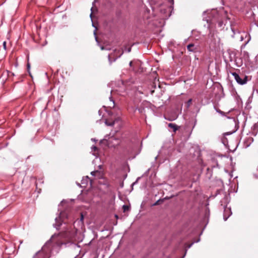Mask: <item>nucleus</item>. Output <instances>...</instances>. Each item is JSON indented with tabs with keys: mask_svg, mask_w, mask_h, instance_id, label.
<instances>
[{
	"mask_svg": "<svg viewBox=\"0 0 258 258\" xmlns=\"http://www.w3.org/2000/svg\"><path fill=\"white\" fill-rule=\"evenodd\" d=\"M206 13L209 15V19L204 17L203 20L207 21V23L210 24H214L218 23L219 27H222L223 25V22L220 20L219 18V14L216 10H212L211 11H205L203 12L204 15Z\"/></svg>",
	"mask_w": 258,
	"mask_h": 258,
	"instance_id": "obj_1",
	"label": "nucleus"
},
{
	"mask_svg": "<svg viewBox=\"0 0 258 258\" xmlns=\"http://www.w3.org/2000/svg\"><path fill=\"white\" fill-rule=\"evenodd\" d=\"M123 51L120 49H115L114 52L111 54H108V58L110 64L115 61L117 58H119L123 54Z\"/></svg>",
	"mask_w": 258,
	"mask_h": 258,
	"instance_id": "obj_2",
	"label": "nucleus"
},
{
	"mask_svg": "<svg viewBox=\"0 0 258 258\" xmlns=\"http://www.w3.org/2000/svg\"><path fill=\"white\" fill-rule=\"evenodd\" d=\"M68 216L65 212H60L59 216L55 219V223L53 224L54 227L58 229L59 226L61 225V220L64 218H68Z\"/></svg>",
	"mask_w": 258,
	"mask_h": 258,
	"instance_id": "obj_3",
	"label": "nucleus"
},
{
	"mask_svg": "<svg viewBox=\"0 0 258 258\" xmlns=\"http://www.w3.org/2000/svg\"><path fill=\"white\" fill-rule=\"evenodd\" d=\"M232 76L234 77L235 80L240 85H244L246 83L247 81V77L242 75L240 76L238 74L235 72L232 73Z\"/></svg>",
	"mask_w": 258,
	"mask_h": 258,
	"instance_id": "obj_4",
	"label": "nucleus"
},
{
	"mask_svg": "<svg viewBox=\"0 0 258 258\" xmlns=\"http://www.w3.org/2000/svg\"><path fill=\"white\" fill-rule=\"evenodd\" d=\"M51 239L48 241L43 247L42 248L41 251H38L33 256V258H45L44 252H46V248L48 247L50 243Z\"/></svg>",
	"mask_w": 258,
	"mask_h": 258,
	"instance_id": "obj_5",
	"label": "nucleus"
},
{
	"mask_svg": "<svg viewBox=\"0 0 258 258\" xmlns=\"http://www.w3.org/2000/svg\"><path fill=\"white\" fill-rule=\"evenodd\" d=\"M231 214H232V212L231 211V209L229 208L225 207L224 209V214H223L224 220L226 221Z\"/></svg>",
	"mask_w": 258,
	"mask_h": 258,
	"instance_id": "obj_6",
	"label": "nucleus"
},
{
	"mask_svg": "<svg viewBox=\"0 0 258 258\" xmlns=\"http://www.w3.org/2000/svg\"><path fill=\"white\" fill-rule=\"evenodd\" d=\"M187 49L190 52H196L197 51V47L195 46V45L192 44H189L187 46Z\"/></svg>",
	"mask_w": 258,
	"mask_h": 258,
	"instance_id": "obj_7",
	"label": "nucleus"
},
{
	"mask_svg": "<svg viewBox=\"0 0 258 258\" xmlns=\"http://www.w3.org/2000/svg\"><path fill=\"white\" fill-rule=\"evenodd\" d=\"M91 174L94 176H97L99 178L101 176V173L98 170L93 171L91 172Z\"/></svg>",
	"mask_w": 258,
	"mask_h": 258,
	"instance_id": "obj_8",
	"label": "nucleus"
},
{
	"mask_svg": "<svg viewBox=\"0 0 258 258\" xmlns=\"http://www.w3.org/2000/svg\"><path fill=\"white\" fill-rule=\"evenodd\" d=\"M244 37H245V38L247 37V41L246 42V43H247L249 42V41L250 40L249 35L247 33H243V34L242 35H241V36L240 37V41H242L243 40Z\"/></svg>",
	"mask_w": 258,
	"mask_h": 258,
	"instance_id": "obj_9",
	"label": "nucleus"
},
{
	"mask_svg": "<svg viewBox=\"0 0 258 258\" xmlns=\"http://www.w3.org/2000/svg\"><path fill=\"white\" fill-rule=\"evenodd\" d=\"M168 127L172 128L174 132H176L178 128V126L176 124L172 123L168 124Z\"/></svg>",
	"mask_w": 258,
	"mask_h": 258,
	"instance_id": "obj_10",
	"label": "nucleus"
},
{
	"mask_svg": "<svg viewBox=\"0 0 258 258\" xmlns=\"http://www.w3.org/2000/svg\"><path fill=\"white\" fill-rule=\"evenodd\" d=\"M116 120V119L114 120V121H109V120L107 119V120H105V123L107 126H113Z\"/></svg>",
	"mask_w": 258,
	"mask_h": 258,
	"instance_id": "obj_11",
	"label": "nucleus"
},
{
	"mask_svg": "<svg viewBox=\"0 0 258 258\" xmlns=\"http://www.w3.org/2000/svg\"><path fill=\"white\" fill-rule=\"evenodd\" d=\"M89 179V178L88 176H86L85 178H83V179L81 181L82 184H83L84 185L83 186H85L86 185H87Z\"/></svg>",
	"mask_w": 258,
	"mask_h": 258,
	"instance_id": "obj_12",
	"label": "nucleus"
},
{
	"mask_svg": "<svg viewBox=\"0 0 258 258\" xmlns=\"http://www.w3.org/2000/svg\"><path fill=\"white\" fill-rule=\"evenodd\" d=\"M215 110L217 111V112L219 113L222 116H225L226 113L224 112H223V111H221V110L217 109V108H215Z\"/></svg>",
	"mask_w": 258,
	"mask_h": 258,
	"instance_id": "obj_13",
	"label": "nucleus"
},
{
	"mask_svg": "<svg viewBox=\"0 0 258 258\" xmlns=\"http://www.w3.org/2000/svg\"><path fill=\"white\" fill-rule=\"evenodd\" d=\"M136 110H138L140 113H143L144 112L145 109L143 107L136 108Z\"/></svg>",
	"mask_w": 258,
	"mask_h": 258,
	"instance_id": "obj_14",
	"label": "nucleus"
},
{
	"mask_svg": "<svg viewBox=\"0 0 258 258\" xmlns=\"http://www.w3.org/2000/svg\"><path fill=\"white\" fill-rule=\"evenodd\" d=\"M110 101L111 102V105H109L110 107H114V101L112 100V97H109Z\"/></svg>",
	"mask_w": 258,
	"mask_h": 258,
	"instance_id": "obj_15",
	"label": "nucleus"
},
{
	"mask_svg": "<svg viewBox=\"0 0 258 258\" xmlns=\"http://www.w3.org/2000/svg\"><path fill=\"white\" fill-rule=\"evenodd\" d=\"M27 68L28 72L31 75L30 72V64L29 62H28L27 64Z\"/></svg>",
	"mask_w": 258,
	"mask_h": 258,
	"instance_id": "obj_16",
	"label": "nucleus"
},
{
	"mask_svg": "<svg viewBox=\"0 0 258 258\" xmlns=\"http://www.w3.org/2000/svg\"><path fill=\"white\" fill-rule=\"evenodd\" d=\"M122 208H123L124 211H126L129 209L128 206H127L126 205H123Z\"/></svg>",
	"mask_w": 258,
	"mask_h": 258,
	"instance_id": "obj_17",
	"label": "nucleus"
},
{
	"mask_svg": "<svg viewBox=\"0 0 258 258\" xmlns=\"http://www.w3.org/2000/svg\"><path fill=\"white\" fill-rule=\"evenodd\" d=\"M94 35H95V38L96 41L99 44V42H98V39H97V36H96V30L94 31Z\"/></svg>",
	"mask_w": 258,
	"mask_h": 258,
	"instance_id": "obj_18",
	"label": "nucleus"
},
{
	"mask_svg": "<svg viewBox=\"0 0 258 258\" xmlns=\"http://www.w3.org/2000/svg\"><path fill=\"white\" fill-rule=\"evenodd\" d=\"M191 102H192V99H189L187 101V107H188L190 106V104H191Z\"/></svg>",
	"mask_w": 258,
	"mask_h": 258,
	"instance_id": "obj_19",
	"label": "nucleus"
},
{
	"mask_svg": "<svg viewBox=\"0 0 258 258\" xmlns=\"http://www.w3.org/2000/svg\"><path fill=\"white\" fill-rule=\"evenodd\" d=\"M140 179V177H138V178H137V179H136V180L134 182H133V183H132V186H134V185L138 183V180H139Z\"/></svg>",
	"mask_w": 258,
	"mask_h": 258,
	"instance_id": "obj_20",
	"label": "nucleus"
},
{
	"mask_svg": "<svg viewBox=\"0 0 258 258\" xmlns=\"http://www.w3.org/2000/svg\"><path fill=\"white\" fill-rule=\"evenodd\" d=\"M91 149H92V151H96L97 150V148L95 146H93L92 147H91Z\"/></svg>",
	"mask_w": 258,
	"mask_h": 258,
	"instance_id": "obj_21",
	"label": "nucleus"
},
{
	"mask_svg": "<svg viewBox=\"0 0 258 258\" xmlns=\"http://www.w3.org/2000/svg\"><path fill=\"white\" fill-rule=\"evenodd\" d=\"M194 242H192L191 243H190V244H188V245L186 246L187 249L190 248V247L192 246V245H193V244H194Z\"/></svg>",
	"mask_w": 258,
	"mask_h": 258,
	"instance_id": "obj_22",
	"label": "nucleus"
},
{
	"mask_svg": "<svg viewBox=\"0 0 258 258\" xmlns=\"http://www.w3.org/2000/svg\"><path fill=\"white\" fill-rule=\"evenodd\" d=\"M3 47H4V48L6 50V41H4L3 42Z\"/></svg>",
	"mask_w": 258,
	"mask_h": 258,
	"instance_id": "obj_23",
	"label": "nucleus"
},
{
	"mask_svg": "<svg viewBox=\"0 0 258 258\" xmlns=\"http://www.w3.org/2000/svg\"><path fill=\"white\" fill-rule=\"evenodd\" d=\"M257 127H258V126H257V125L256 123H255V124L253 125V129H254V130H256V129H257Z\"/></svg>",
	"mask_w": 258,
	"mask_h": 258,
	"instance_id": "obj_24",
	"label": "nucleus"
},
{
	"mask_svg": "<svg viewBox=\"0 0 258 258\" xmlns=\"http://www.w3.org/2000/svg\"><path fill=\"white\" fill-rule=\"evenodd\" d=\"M100 48L101 50H104V49H108V48H105L104 46H100Z\"/></svg>",
	"mask_w": 258,
	"mask_h": 258,
	"instance_id": "obj_25",
	"label": "nucleus"
},
{
	"mask_svg": "<svg viewBox=\"0 0 258 258\" xmlns=\"http://www.w3.org/2000/svg\"><path fill=\"white\" fill-rule=\"evenodd\" d=\"M83 218H84L83 215V214L81 213V219H80V220H81V221H83Z\"/></svg>",
	"mask_w": 258,
	"mask_h": 258,
	"instance_id": "obj_26",
	"label": "nucleus"
},
{
	"mask_svg": "<svg viewBox=\"0 0 258 258\" xmlns=\"http://www.w3.org/2000/svg\"><path fill=\"white\" fill-rule=\"evenodd\" d=\"M159 200L157 201L154 204V205H157L158 204V203L159 202Z\"/></svg>",
	"mask_w": 258,
	"mask_h": 258,
	"instance_id": "obj_27",
	"label": "nucleus"
},
{
	"mask_svg": "<svg viewBox=\"0 0 258 258\" xmlns=\"http://www.w3.org/2000/svg\"><path fill=\"white\" fill-rule=\"evenodd\" d=\"M187 249H185V253L183 255V256L181 257V258H184V257L185 256V254H186V251H187Z\"/></svg>",
	"mask_w": 258,
	"mask_h": 258,
	"instance_id": "obj_28",
	"label": "nucleus"
},
{
	"mask_svg": "<svg viewBox=\"0 0 258 258\" xmlns=\"http://www.w3.org/2000/svg\"><path fill=\"white\" fill-rule=\"evenodd\" d=\"M169 1H170V4L173 5V0H169Z\"/></svg>",
	"mask_w": 258,
	"mask_h": 258,
	"instance_id": "obj_29",
	"label": "nucleus"
},
{
	"mask_svg": "<svg viewBox=\"0 0 258 258\" xmlns=\"http://www.w3.org/2000/svg\"><path fill=\"white\" fill-rule=\"evenodd\" d=\"M113 139H114V138H111L110 139V141H112V140H113ZM114 140H115L116 141L118 142L117 140H116V139H114Z\"/></svg>",
	"mask_w": 258,
	"mask_h": 258,
	"instance_id": "obj_30",
	"label": "nucleus"
},
{
	"mask_svg": "<svg viewBox=\"0 0 258 258\" xmlns=\"http://www.w3.org/2000/svg\"><path fill=\"white\" fill-rule=\"evenodd\" d=\"M131 51V48H129L128 49H127L128 52H130Z\"/></svg>",
	"mask_w": 258,
	"mask_h": 258,
	"instance_id": "obj_31",
	"label": "nucleus"
},
{
	"mask_svg": "<svg viewBox=\"0 0 258 258\" xmlns=\"http://www.w3.org/2000/svg\"><path fill=\"white\" fill-rule=\"evenodd\" d=\"M132 63H133V62L132 61H130V64H129L130 67L132 66Z\"/></svg>",
	"mask_w": 258,
	"mask_h": 258,
	"instance_id": "obj_32",
	"label": "nucleus"
},
{
	"mask_svg": "<svg viewBox=\"0 0 258 258\" xmlns=\"http://www.w3.org/2000/svg\"><path fill=\"white\" fill-rule=\"evenodd\" d=\"M254 175L255 177V178H258V175H257L256 174H254Z\"/></svg>",
	"mask_w": 258,
	"mask_h": 258,
	"instance_id": "obj_33",
	"label": "nucleus"
},
{
	"mask_svg": "<svg viewBox=\"0 0 258 258\" xmlns=\"http://www.w3.org/2000/svg\"><path fill=\"white\" fill-rule=\"evenodd\" d=\"M101 168H102V165H100L98 166V168L99 169H101Z\"/></svg>",
	"mask_w": 258,
	"mask_h": 258,
	"instance_id": "obj_34",
	"label": "nucleus"
},
{
	"mask_svg": "<svg viewBox=\"0 0 258 258\" xmlns=\"http://www.w3.org/2000/svg\"><path fill=\"white\" fill-rule=\"evenodd\" d=\"M91 140H92V141H94V142H96V141H97V140H96V139H92Z\"/></svg>",
	"mask_w": 258,
	"mask_h": 258,
	"instance_id": "obj_35",
	"label": "nucleus"
},
{
	"mask_svg": "<svg viewBox=\"0 0 258 258\" xmlns=\"http://www.w3.org/2000/svg\"><path fill=\"white\" fill-rule=\"evenodd\" d=\"M90 18L92 19V12H91V13L90 14Z\"/></svg>",
	"mask_w": 258,
	"mask_h": 258,
	"instance_id": "obj_36",
	"label": "nucleus"
},
{
	"mask_svg": "<svg viewBox=\"0 0 258 258\" xmlns=\"http://www.w3.org/2000/svg\"><path fill=\"white\" fill-rule=\"evenodd\" d=\"M92 26H93V27H95L96 29V28L95 27L93 23H92Z\"/></svg>",
	"mask_w": 258,
	"mask_h": 258,
	"instance_id": "obj_37",
	"label": "nucleus"
},
{
	"mask_svg": "<svg viewBox=\"0 0 258 258\" xmlns=\"http://www.w3.org/2000/svg\"><path fill=\"white\" fill-rule=\"evenodd\" d=\"M200 241V239H199L196 242H198Z\"/></svg>",
	"mask_w": 258,
	"mask_h": 258,
	"instance_id": "obj_38",
	"label": "nucleus"
},
{
	"mask_svg": "<svg viewBox=\"0 0 258 258\" xmlns=\"http://www.w3.org/2000/svg\"><path fill=\"white\" fill-rule=\"evenodd\" d=\"M232 31L234 33H235L234 31V30L232 29Z\"/></svg>",
	"mask_w": 258,
	"mask_h": 258,
	"instance_id": "obj_39",
	"label": "nucleus"
}]
</instances>
